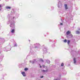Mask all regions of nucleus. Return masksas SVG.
<instances>
[{"mask_svg": "<svg viewBox=\"0 0 80 80\" xmlns=\"http://www.w3.org/2000/svg\"><path fill=\"white\" fill-rule=\"evenodd\" d=\"M64 6L65 7V9L66 10H67L68 9V7L67 6V4H65Z\"/></svg>", "mask_w": 80, "mask_h": 80, "instance_id": "1", "label": "nucleus"}, {"mask_svg": "<svg viewBox=\"0 0 80 80\" xmlns=\"http://www.w3.org/2000/svg\"><path fill=\"white\" fill-rule=\"evenodd\" d=\"M66 34L67 35H69V34H71V32L70 31H68L67 32Z\"/></svg>", "mask_w": 80, "mask_h": 80, "instance_id": "2", "label": "nucleus"}, {"mask_svg": "<svg viewBox=\"0 0 80 80\" xmlns=\"http://www.w3.org/2000/svg\"><path fill=\"white\" fill-rule=\"evenodd\" d=\"M22 75H23V77H25L26 76V74L24 72H22Z\"/></svg>", "mask_w": 80, "mask_h": 80, "instance_id": "3", "label": "nucleus"}, {"mask_svg": "<svg viewBox=\"0 0 80 80\" xmlns=\"http://www.w3.org/2000/svg\"><path fill=\"white\" fill-rule=\"evenodd\" d=\"M48 71V70H42V72H47Z\"/></svg>", "mask_w": 80, "mask_h": 80, "instance_id": "4", "label": "nucleus"}, {"mask_svg": "<svg viewBox=\"0 0 80 80\" xmlns=\"http://www.w3.org/2000/svg\"><path fill=\"white\" fill-rule=\"evenodd\" d=\"M76 59L75 58H74V63L75 64L76 63Z\"/></svg>", "mask_w": 80, "mask_h": 80, "instance_id": "5", "label": "nucleus"}, {"mask_svg": "<svg viewBox=\"0 0 80 80\" xmlns=\"http://www.w3.org/2000/svg\"><path fill=\"white\" fill-rule=\"evenodd\" d=\"M6 9H10L11 8V7H6Z\"/></svg>", "mask_w": 80, "mask_h": 80, "instance_id": "6", "label": "nucleus"}, {"mask_svg": "<svg viewBox=\"0 0 80 80\" xmlns=\"http://www.w3.org/2000/svg\"><path fill=\"white\" fill-rule=\"evenodd\" d=\"M12 33H14L15 32V30L14 29H12L11 31Z\"/></svg>", "mask_w": 80, "mask_h": 80, "instance_id": "7", "label": "nucleus"}, {"mask_svg": "<svg viewBox=\"0 0 80 80\" xmlns=\"http://www.w3.org/2000/svg\"><path fill=\"white\" fill-rule=\"evenodd\" d=\"M76 32L77 34H79V33H80V32H79L78 31H76Z\"/></svg>", "mask_w": 80, "mask_h": 80, "instance_id": "8", "label": "nucleus"}, {"mask_svg": "<svg viewBox=\"0 0 80 80\" xmlns=\"http://www.w3.org/2000/svg\"><path fill=\"white\" fill-rule=\"evenodd\" d=\"M70 40H68L67 42L68 44H69V43H70Z\"/></svg>", "mask_w": 80, "mask_h": 80, "instance_id": "9", "label": "nucleus"}, {"mask_svg": "<svg viewBox=\"0 0 80 80\" xmlns=\"http://www.w3.org/2000/svg\"><path fill=\"white\" fill-rule=\"evenodd\" d=\"M61 66H62V67H63V66H64V64L62 63L61 65Z\"/></svg>", "mask_w": 80, "mask_h": 80, "instance_id": "10", "label": "nucleus"}, {"mask_svg": "<svg viewBox=\"0 0 80 80\" xmlns=\"http://www.w3.org/2000/svg\"><path fill=\"white\" fill-rule=\"evenodd\" d=\"M64 42H65V43H66L67 42V39H65L64 40Z\"/></svg>", "mask_w": 80, "mask_h": 80, "instance_id": "11", "label": "nucleus"}, {"mask_svg": "<svg viewBox=\"0 0 80 80\" xmlns=\"http://www.w3.org/2000/svg\"><path fill=\"white\" fill-rule=\"evenodd\" d=\"M28 70V68H25L24 69V70H25V71H27V70Z\"/></svg>", "mask_w": 80, "mask_h": 80, "instance_id": "12", "label": "nucleus"}, {"mask_svg": "<svg viewBox=\"0 0 80 80\" xmlns=\"http://www.w3.org/2000/svg\"><path fill=\"white\" fill-rule=\"evenodd\" d=\"M42 67L44 68H45V65H42Z\"/></svg>", "mask_w": 80, "mask_h": 80, "instance_id": "13", "label": "nucleus"}, {"mask_svg": "<svg viewBox=\"0 0 80 80\" xmlns=\"http://www.w3.org/2000/svg\"><path fill=\"white\" fill-rule=\"evenodd\" d=\"M48 63H50V62L49 61H48Z\"/></svg>", "mask_w": 80, "mask_h": 80, "instance_id": "14", "label": "nucleus"}, {"mask_svg": "<svg viewBox=\"0 0 80 80\" xmlns=\"http://www.w3.org/2000/svg\"><path fill=\"white\" fill-rule=\"evenodd\" d=\"M1 7H2V5H0V8H1ZM0 10H1V9H0Z\"/></svg>", "mask_w": 80, "mask_h": 80, "instance_id": "15", "label": "nucleus"}, {"mask_svg": "<svg viewBox=\"0 0 80 80\" xmlns=\"http://www.w3.org/2000/svg\"><path fill=\"white\" fill-rule=\"evenodd\" d=\"M70 36H71V37H73V35H72V34H71L70 35Z\"/></svg>", "mask_w": 80, "mask_h": 80, "instance_id": "16", "label": "nucleus"}, {"mask_svg": "<svg viewBox=\"0 0 80 80\" xmlns=\"http://www.w3.org/2000/svg\"><path fill=\"white\" fill-rule=\"evenodd\" d=\"M60 25H63V24L62 23H60Z\"/></svg>", "mask_w": 80, "mask_h": 80, "instance_id": "17", "label": "nucleus"}, {"mask_svg": "<svg viewBox=\"0 0 80 80\" xmlns=\"http://www.w3.org/2000/svg\"><path fill=\"white\" fill-rule=\"evenodd\" d=\"M40 68H42V66H40Z\"/></svg>", "mask_w": 80, "mask_h": 80, "instance_id": "18", "label": "nucleus"}, {"mask_svg": "<svg viewBox=\"0 0 80 80\" xmlns=\"http://www.w3.org/2000/svg\"><path fill=\"white\" fill-rule=\"evenodd\" d=\"M43 76H42V77H41V78H43Z\"/></svg>", "mask_w": 80, "mask_h": 80, "instance_id": "19", "label": "nucleus"}, {"mask_svg": "<svg viewBox=\"0 0 80 80\" xmlns=\"http://www.w3.org/2000/svg\"><path fill=\"white\" fill-rule=\"evenodd\" d=\"M42 62H43V60H42Z\"/></svg>", "mask_w": 80, "mask_h": 80, "instance_id": "20", "label": "nucleus"}, {"mask_svg": "<svg viewBox=\"0 0 80 80\" xmlns=\"http://www.w3.org/2000/svg\"><path fill=\"white\" fill-rule=\"evenodd\" d=\"M15 45V46H17V45Z\"/></svg>", "mask_w": 80, "mask_h": 80, "instance_id": "21", "label": "nucleus"}, {"mask_svg": "<svg viewBox=\"0 0 80 80\" xmlns=\"http://www.w3.org/2000/svg\"><path fill=\"white\" fill-rule=\"evenodd\" d=\"M10 27H11V26H10Z\"/></svg>", "mask_w": 80, "mask_h": 80, "instance_id": "22", "label": "nucleus"}]
</instances>
